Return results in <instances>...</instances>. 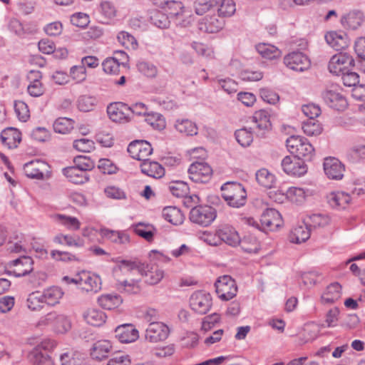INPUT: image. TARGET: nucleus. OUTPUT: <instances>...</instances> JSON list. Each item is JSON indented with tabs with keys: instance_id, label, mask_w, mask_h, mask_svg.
Returning a JSON list of instances; mask_svg holds the SVG:
<instances>
[{
	"instance_id": "nucleus-49",
	"label": "nucleus",
	"mask_w": 365,
	"mask_h": 365,
	"mask_svg": "<svg viewBox=\"0 0 365 365\" xmlns=\"http://www.w3.org/2000/svg\"><path fill=\"white\" fill-rule=\"evenodd\" d=\"M146 282L150 284H156L164 277V272L158 266L152 265L145 274Z\"/></svg>"
},
{
	"instance_id": "nucleus-36",
	"label": "nucleus",
	"mask_w": 365,
	"mask_h": 365,
	"mask_svg": "<svg viewBox=\"0 0 365 365\" xmlns=\"http://www.w3.org/2000/svg\"><path fill=\"white\" fill-rule=\"evenodd\" d=\"M341 287L338 282L329 284L322 296L324 303H333L341 297Z\"/></svg>"
},
{
	"instance_id": "nucleus-24",
	"label": "nucleus",
	"mask_w": 365,
	"mask_h": 365,
	"mask_svg": "<svg viewBox=\"0 0 365 365\" xmlns=\"http://www.w3.org/2000/svg\"><path fill=\"white\" fill-rule=\"evenodd\" d=\"M34 261L31 257L28 256L21 257L11 262L13 269L11 271L16 277H22L33 270Z\"/></svg>"
},
{
	"instance_id": "nucleus-59",
	"label": "nucleus",
	"mask_w": 365,
	"mask_h": 365,
	"mask_svg": "<svg viewBox=\"0 0 365 365\" xmlns=\"http://www.w3.org/2000/svg\"><path fill=\"white\" fill-rule=\"evenodd\" d=\"M73 148L79 152L89 153L94 149L93 140L81 138L73 141Z\"/></svg>"
},
{
	"instance_id": "nucleus-46",
	"label": "nucleus",
	"mask_w": 365,
	"mask_h": 365,
	"mask_svg": "<svg viewBox=\"0 0 365 365\" xmlns=\"http://www.w3.org/2000/svg\"><path fill=\"white\" fill-rule=\"evenodd\" d=\"M253 133L254 130L252 128H243L236 130L235 138L237 141L242 146L247 147L250 145L253 140Z\"/></svg>"
},
{
	"instance_id": "nucleus-30",
	"label": "nucleus",
	"mask_w": 365,
	"mask_h": 365,
	"mask_svg": "<svg viewBox=\"0 0 365 365\" xmlns=\"http://www.w3.org/2000/svg\"><path fill=\"white\" fill-rule=\"evenodd\" d=\"M364 21V15L361 11H351L341 19V23L344 28L356 29Z\"/></svg>"
},
{
	"instance_id": "nucleus-61",
	"label": "nucleus",
	"mask_w": 365,
	"mask_h": 365,
	"mask_svg": "<svg viewBox=\"0 0 365 365\" xmlns=\"http://www.w3.org/2000/svg\"><path fill=\"white\" fill-rule=\"evenodd\" d=\"M120 63L116 57L107 58L102 63L103 71L107 73H115L118 71Z\"/></svg>"
},
{
	"instance_id": "nucleus-31",
	"label": "nucleus",
	"mask_w": 365,
	"mask_h": 365,
	"mask_svg": "<svg viewBox=\"0 0 365 365\" xmlns=\"http://www.w3.org/2000/svg\"><path fill=\"white\" fill-rule=\"evenodd\" d=\"M100 233L103 237L106 238L115 244L125 245L130 242L129 236L123 232L112 230L107 228H101L100 230Z\"/></svg>"
},
{
	"instance_id": "nucleus-45",
	"label": "nucleus",
	"mask_w": 365,
	"mask_h": 365,
	"mask_svg": "<svg viewBox=\"0 0 365 365\" xmlns=\"http://www.w3.org/2000/svg\"><path fill=\"white\" fill-rule=\"evenodd\" d=\"M116 287L120 292H125L128 294H137L140 290L138 280L134 279H130V280L125 279L123 281L118 280Z\"/></svg>"
},
{
	"instance_id": "nucleus-48",
	"label": "nucleus",
	"mask_w": 365,
	"mask_h": 365,
	"mask_svg": "<svg viewBox=\"0 0 365 365\" xmlns=\"http://www.w3.org/2000/svg\"><path fill=\"white\" fill-rule=\"evenodd\" d=\"M53 217L69 230H77L80 228L81 223L76 217L61 214H56Z\"/></svg>"
},
{
	"instance_id": "nucleus-6",
	"label": "nucleus",
	"mask_w": 365,
	"mask_h": 365,
	"mask_svg": "<svg viewBox=\"0 0 365 365\" xmlns=\"http://www.w3.org/2000/svg\"><path fill=\"white\" fill-rule=\"evenodd\" d=\"M216 217L215 209L208 205L195 206L190 212V221L203 227L210 225Z\"/></svg>"
},
{
	"instance_id": "nucleus-15",
	"label": "nucleus",
	"mask_w": 365,
	"mask_h": 365,
	"mask_svg": "<svg viewBox=\"0 0 365 365\" xmlns=\"http://www.w3.org/2000/svg\"><path fill=\"white\" fill-rule=\"evenodd\" d=\"M128 152L133 159L146 161L153 153L150 143L145 140H134L128 147Z\"/></svg>"
},
{
	"instance_id": "nucleus-7",
	"label": "nucleus",
	"mask_w": 365,
	"mask_h": 365,
	"mask_svg": "<svg viewBox=\"0 0 365 365\" xmlns=\"http://www.w3.org/2000/svg\"><path fill=\"white\" fill-rule=\"evenodd\" d=\"M353 57L346 52H339L331 56L329 61L328 69L330 73L339 76L354 66Z\"/></svg>"
},
{
	"instance_id": "nucleus-33",
	"label": "nucleus",
	"mask_w": 365,
	"mask_h": 365,
	"mask_svg": "<svg viewBox=\"0 0 365 365\" xmlns=\"http://www.w3.org/2000/svg\"><path fill=\"white\" fill-rule=\"evenodd\" d=\"M83 319L88 324L92 326L99 327L105 323L106 315L101 310L88 309L83 313Z\"/></svg>"
},
{
	"instance_id": "nucleus-2",
	"label": "nucleus",
	"mask_w": 365,
	"mask_h": 365,
	"mask_svg": "<svg viewBox=\"0 0 365 365\" xmlns=\"http://www.w3.org/2000/svg\"><path fill=\"white\" fill-rule=\"evenodd\" d=\"M223 199L233 207H240L246 202L247 193L242 184L235 182H228L222 186Z\"/></svg>"
},
{
	"instance_id": "nucleus-39",
	"label": "nucleus",
	"mask_w": 365,
	"mask_h": 365,
	"mask_svg": "<svg viewBox=\"0 0 365 365\" xmlns=\"http://www.w3.org/2000/svg\"><path fill=\"white\" fill-rule=\"evenodd\" d=\"M98 302L103 309L110 310L118 307L123 299L118 295L103 294L98 298Z\"/></svg>"
},
{
	"instance_id": "nucleus-28",
	"label": "nucleus",
	"mask_w": 365,
	"mask_h": 365,
	"mask_svg": "<svg viewBox=\"0 0 365 365\" xmlns=\"http://www.w3.org/2000/svg\"><path fill=\"white\" fill-rule=\"evenodd\" d=\"M160 6L170 19H174L184 15V6L179 0H164L160 3Z\"/></svg>"
},
{
	"instance_id": "nucleus-42",
	"label": "nucleus",
	"mask_w": 365,
	"mask_h": 365,
	"mask_svg": "<svg viewBox=\"0 0 365 365\" xmlns=\"http://www.w3.org/2000/svg\"><path fill=\"white\" fill-rule=\"evenodd\" d=\"M44 304L41 292L38 291L29 294L26 299V307L33 312L41 311L43 308Z\"/></svg>"
},
{
	"instance_id": "nucleus-51",
	"label": "nucleus",
	"mask_w": 365,
	"mask_h": 365,
	"mask_svg": "<svg viewBox=\"0 0 365 365\" xmlns=\"http://www.w3.org/2000/svg\"><path fill=\"white\" fill-rule=\"evenodd\" d=\"M171 193L177 197H186L189 192V187L183 181L172 182L169 185Z\"/></svg>"
},
{
	"instance_id": "nucleus-1",
	"label": "nucleus",
	"mask_w": 365,
	"mask_h": 365,
	"mask_svg": "<svg viewBox=\"0 0 365 365\" xmlns=\"http://www.w3.org/2000/svg\"><path fill=\"white\" fill-rule=\"evenodd\" d=\"M240 220L242 224L263 230L274 231L282 225L280 213L273 208H267L263 212L260 218V225L251 217H243Z\"/></svg>"
},
{
	"instance_id": "nucleus-3",
	"label": "nucleus",
	"mask_w": 365,
	"mask_h": 365,
	"mask_svg": "<svg viewBox=\"0 0 365 365\" xmlns=\"http://www.w3.org/2000/svg\"><path fill=\"white\" fill-rule=\"evenodd\" d=\"M288 150L294 157L310 160L314 155V148L308 140L302 136L292 135L286 140Z\"/></svg>"
},
{
	"instance_id": "nucleus-4",
	"label": "nucleus",
	"mask_w": 365,
	"mask_h": 365,
	"mask_svg": "<svg viewBox=\"0 0 365 365\" xmlns=\"http://www.w3.org/2000/svg\"><path fill=\"white\" fill-rule=\"evenodd\" d=\"M48 325L52 326L55 331L60 334L67 332L71 327V322L68 317L56 312L48 313L41 317L37 323L38 327Z\"/></svg>"
},
{
	"instance_id": "nucleus-43",
	"label": "nucleus",
	"mask_w": 365,
	"mask_h": 365,
	"mask_svg": "<svg viewBox=\"0 0 365 365\" xmlns=\"http://www.w3.org/2000/svg\"><path fill=\"white\" fill-rule=\"evenodd\" d=\"M178 131L186 135H195L197 134V127L195 123L187 119L178 120L175 124Z\"/></svg>"
},
{
	"instance_id": "nucleus-40",
	"label": "nucleus",
	"mask_w": 365,
	"mask_h": 365,
	"mask_svg": "<svg viewBox=\"0 0 365 365\" xmlns=\"http://www.w3.org/2000/svg\"><path fill=\"white\" fill-rule=\"evenodd\" d=\"M256 180L265 188H272L276 182L275 176L265 168L260 169L256 173Z\"/></svg>"
},
{
	"instance_id": "nucleus-58",
	"label": "nucleus",
	"mask_w": 365,
	"mask_h": 365,
	"mask_svg": "<svg viewBox=\"0 0 365 365\" xmlns=\"http://www.w3.org/2000/svg\"><path fill=\"white\" fill-rule=\"evenodd\" d=\"M219 1H199L195 4V10L197 14L203 15L211 9L218 6Z\"/></svg>"
},
{
	"instance_id": "nucleus-64",
	"label": "nucleus",
	"mask_w": 365,
	"mask_h": 365,
	"mask_svg": "<svg viewBox=\"0 0 365 365\" xmlns=\"http://www.w3.org/2000/svg\"><path fill=\"white\" fill-rule=\"evenodd\" d=\"M348 155L353 160L365 159V143H359L352 146L349 150Z\"/></svg>"
},
{
	"instance_id": "nucleus-44",
	"label": "nucleus",
	"mask_w": 365,
	"mask_h": 365,
	"mask_svg": "<svg viewBox=\"0 0 365 365\" xmlns=\"http://www.w3.org/2000/svg\"><path fill=\"white\" fill-rule=\"evenodd\" d=\"M257 52L265 58L273 59L280 56V51L273 45L259 43L256 46Z\"/></svg>"
},
{
	"instance_id": "nucleus-57",
	"label": "nucleus",
	"mask_w": 365,
	"mask_h": 365,
	"mask_svg": "<svg viewBox=\"0 0 365 365\" xmlns=\"http://www.w3.org/2000/svg\"><path fill=\"white\" fill-rule=\"evenodd\" d=\"M74 167L81 169V170L86 173L94 168L93 162L88 158L83 155L77 156L73 160Z\"/></svg>"
},
{
	"instance_id": "nucleus-5",
	"label": "nucleus",
	"mask_w": 365,
	"mask_h": 365,
	"mask_svg": "<svg viewBox=\"0 0 365 365\" xmlns=\"http://www.w3.org/2000/svg\"><path fill=\"white\" fill-rule=\"evenodd\" d=\"M218 234L221 243L224 242L230 246H236L240 244L245 252L250 253L257 250V246L252 247L247 245V240L246 239L240 240L238 232L231 226L223 225L220 227L218 229Z\"/></svg>"
},
{
	"instance_id": "nucleus-23",
	"label": "nucleus",
	"mask_w": 365,
	"mask_h": 365,
	"mask_svg": "<svg viewBox=\"0 0 365 365\" xmlns=\"http://www.w3.org/2000/svg\"><path fill=\"white\" fill-rule=\"evenodd\" d=\"M328 204L334 209L344 210L347 207L351 200V196L344 192H331L327 196Z\"/></svg>"
},
{
	"instance_id": "nucleus-18",
	"label": "nucleus",
	"mask_w": 365,
	"mask_h": 365,
	"mask_svg": "<svg viewBox=\"0 0 365 365\" xmlns=\"http://www.w3.org/2000/svg\"><path fill=\"white\" fill-rule=\"evenodd\" d=\"M78 287L86 292H97L101 288V278L89 272H80Z\"/></svg>"
},
{
	"instance_id": "nucleus-14",
	"label": "nucleus",
	"mask_w": 365,
	"mask_h": 365,
	"mask_svg": "<svg viewBox=\"0 0 365 365\" xmlns=\"http://www.w3.org/2000/svg\"><path fill=\"white\" fill-rule=\"evenodd\" d=\"M212 173L211 167L204 162L192 163L188 169L190 179L195 182H207Z\"/></svg>"
},
{
	"instance_id": "nucleus-19",
	"label": "nucleus",
	"mask_w": 365,
	"mask_h": 365,
	"mask_svg": "<svg viewBox=\"0 0 365 365\" xmlns=\"http://www.w3.org/2000/svg\"><path fill=\"white\" fill-rule=\"evenodd\" d=\"M324 170L329 179L341 180L344 176V167L338 159L327 158L324 162Z\"/></svg>"
},
{
	"instance_id": "nucleus-35",
	"label": "nucleus",
	"mask_w": 365,
	"mask_h": 365,
	"mask_svg": "<svg viewBox=\"0 0 365 365\" xmlns=\"http://www.w3.org/2000/svg\"><path fill=\"white\" fill-rule=\"evenodd\" d=\"M111 349L112 345L109 341H98L93 344L91 354L93 358L101 360L108 356Z\"/></svg>"
},
{
	"instance_id": "nucleus-62",
	"label": "nucleus",
	"mask_w": 365,
	"mask_h": 365,
	"mask_svg": "<svg viewBox=\"0 0 365 365\" xmlns=\"http://www.w3.org/2000/svg\"><path fill=\"white\" fill-rule=\"evenodd\" d=\"M71 77L77 83H81L86 78V70L83 66H73L70 69Z\"/></svg>"
},
{
	"instance_id": "nucleus-25",
	"label": "nucleus",
	"mask_w": 365,
	"mask_h": 365,
	"mask_svg": "<svg viewBox=\"0 0 365 365\" xmlns=\"http://www.w3.org/2000/svg\"><path fill=\"white\" fill-rule=\"evenodd\" d=\"M225 22L222 18L213 16H207L202 19L199 28L201 31L207 33H217L224 26Z\"/></svg>"
},
{
	"instance_id": "nucleus-21",
	"label": "nucleus",
	"mask_w": 365,
	"mask_h": 365,
	"mask_svg": "<svg viewBox=\"0 0 365 365\" xmlns=\"http://www.w3.org/2000/svg\"><path fill=\"white\" fill-rule=\"evenodd\" d=\"M323 98L327 104L336 110H344L347 106L345 97L334 90H327L323 93Z\"/></svg>"
},
{
	"instance_id": "nucleus-47",
	"label": "nucleus",
	"mask_w": 365,
	"mask_h": 365,
	"mask_svg": "<svg viewBox=\"0 0 365 365\" xmlns=\"http://www.w3.org/2000/svg\"><path fill=\"white\" fill-rule=\"evenodd\" d=\"M53 130L56 133L66 134L73 128V120L68 118H59L53 123Z\"/></svg>"
},
{
	"instance_id": "nucleus-38",
	"label": "nucleus",
	"mask_w": 365,
	"mask_h": 365,
	"mask_svg": "<svg viewBox=\"0 0 365 365\" xmlns=\"http://www.w3.org/2000/svg\"><path fill=\"white\" fill-rule=\"evenodd\" d=\"M170 17L158 10L150 11L149 19L151 24L160 29H166L170 26Z\"/></svg>"
},
{
	"instance_id": "nucleus-20",
	"label": "nucleus",
	"mask_w": 365,
	"mask_h": 365,
	"mask_svg": "<svg viewBox=\"0 0 365 365\" xmlns=\"http://www.w3.org/2000/svg\"><path fill=\"white\" fill-rule=\"evenodd\" d=\"M327 43L336 51L343 50L349 45V39L343 31H329L325 34Z\"/></svg>"
},
{
	"instance_id": "nucleus-60",
	"label": "nucleus",
	"mask_w": 365,
	"mask_h": 365,
	"mask_svg": "<svg viewBox=\"0 0 365 365\" xmlns=\"http://www.w3.org/2000/svg\"><path fill=\"white\" fill-rule=\"evenodd\" d=\"M138 71L148 78H154L157 76L158 69L155 66L148 62L142 61L137 65Z\"/></svg>"
},
{
	"instance_id": "nucleus-32",
	"label": "nucleus",
	"mask_w": 365,
	"mask_h": 365,
	"mask_svg": "<svg viewBox=\"0 0 365 365\" xmlns=\"http://www.w3.org/2000/svg\"><path fill=\"white\" fill-rule=\"evenodd\" d=\"M310 237V230L306 225H299L293 227L289 233V239L292 243L300 244Z\"/></svg>"
},
{
	"instance_id": "nucleus-13",
	"label": "nucleus",
	"mask_w": 365,
	"mask_h": 365,
	"mask_svg": "<svg viewBox=\"0 0 365 365\" xmlns=\"http://www.w3.org/2000/svg\"><path fill=\"white\" fill-rule=\"evenodd\" d=\"M284 64L290 69L302 72L309 68L311 63L309 58L302 52L294 51L284 58Z\"/></svg>"
},
{
	"instance_id": "nucleus-54",
	"label": "nucleus",
	"mask_w": 365,
	"mask_h": 365,
	"mask_svg": "<svg viewBox=\"0 0 365 365\" xmlns=\"http://www.w3.org/2000/svg\"><path fill=\"white\" fill-rule=\"evenodd\" d=\"M287 197L292 202L300 204L306 197V191L300 187H290L287 191Z\"/></svg>"
},
{
	"instance_id": "nucleus-22",
	"label": "nucleus",
	"mask_w": 365,
	"mask_h": 365,
	"mask_svg": "<svg viewBox=\"0 0 365 365\" xmlns=\"http://www.w3.org/2000/svg\"><path fill=\"white\" fill-rule=\"evenodd\" d=\"M115 336L122 343H131L139 337L138 331L129 324L118 326L115 330Z\"/></svg>"
},
{
	"instance_id": "nucleus-50",
	"label": "nucleus",
	"mask_w": 365,
	"mask_h": 365,
	"mask_svg": "<svg viewBox=\"0 0 365 365\" xmlns=\"http://www.w3.org/2000/svg\"><path fill=\"white\" fill-rule=\"evenodd\" d=\"M145 121L154 129L163 130L165 128V120L163 115L158 113H148L145 115Z\"/></svg>"
},
{
	"instance_id": "nucleus-12",
	"label": "nucleus",
	"mask_w": 365,
	"mask_h": 365,
	"mask_svg": "<svg viewBox=\"0 0 365 365\" xmlns=\"http://www.w3.org/2000/svg\"><path fill=\"white\" fill-rule=\"evenodd\" d=\"M109 118L116 123H127L131 120L130 106L121 103H112L107 107Z\"/></svg>"
},
{
	"instance_id": "nucleus-53",
	"label": "nucleus",
	"mask_w": 365,
	"mask_h": 365,
	"mask_svg": "<svg viewBox=\"0 0 365 365\" xmlns=\"http://www.w3.org/2000/svg\"><path fill=\"white\" fill-rule=\"evenodd\" d=\"M304 133L309 136L318 135L322 131L321 124L315 119L308 120L302 125Z\"/></svg>"
},
{
	"instance_id": "nucleus-8",
	"label": "nucleus",
	"mask_w": 365,
	"mask_h": 365,
	"mask_svg": "<svg viewBox=\"0 0 365 365\" xmlns=\"http://www.w3.org/2000/svg\"><path fill=\"white\" fill-rule=\"evenodd\" d=\"M283 171L292 177H301L307 173V165L304 160L294 156L287 155L281 163Z\"/></svg>"
},
{
	"instance_id": "nucleus-10",
	"label": "nucleus",
	"mask_w": 365,
	"mask_h": 365,
	"mask_svg": "<svg viewBox=\"0 0 365 365\" xmlns=\"http://www.w3.org/2000/svg\"><path fill=\"white\" fill-rule=\"evenodd\" d=\"M26 175L30 178L48 179L51 176L50 166L41 160H35L26 163L24 166Z\"/></svg>"
},
{
	"instance_id": "nucleus-56",
	"label": "nucleus",
	"mask_w": 365,
	"mask_h": 365,
	"mask_svg": "<svg viewBox=\"0 0 365 365\" xmlns=\"http://www.w3.org/2000/svg\"><path fill=\"white\" fill-rule=\"evenodd\" d=\"M154 229L150 225H144L142 223H139L135 228V232L140 237L144 238L148 242H151L153 240Z\"/></svg>"
},
{
	"instance_id": "nucleus-16",
	"label": "nucleus",
	"mask_w": 365,
	"mask_h": 365,
	"mask_svg": "<svg viewBox=\"0 0 365 365\" xmlns=\"http://www.w3.org/2000/svg\"><path fill=\"white\" fill-rule=\"evenodd\" d=\"M255 126L252 128L256 135L263 137L266 132L271 129L270 116L267 111L260 110L256 111L252 118Z\"/></svg>"
},
{
	"instance_id": "nucleus-37",
	"label": "nucleus",
	"mask_w": 365,
	"mask_h": 365,
	"mask_svg": "<svg viewBox=\"0 0 365 365\" xmlns=\"http://www.w3.org/2000/svg\"><path fill=\"white\" fill-rule=\"evenodd\" d=\"M163 218L173 225H180L183 221V215L176 207L169 206L163 210Z\"/></svg>"
},
{
	"instance_id": "nucleus-27",
	"label": "nucleus",
	"mask_w": 365,
	"mask_h": 365,
	"mask_svg": "<svg viewBox=\"0 0 365 365\" xmlns=\"http://www.w3.org/2000/svg\"><path fill=\"white\" fill-rule=\"evenodd\" d=\"M43 302L49 306H55L58 304L63 297L64 292L62 289L57 286H51L44 289L41 292Z\"/></svg>"
},
{
	"instance_id": "nucleus-55",
	"label": "nucleus",
	"mask_w": 365,
	"mask_h": 365,
	"mask_svg": "<svg viewBox=\"0 0 365 365\" xmlns=\"http://www.w3.org/2000/svg\"><path fill=\"white\" fill-rule=\"evenodd\" d=\"M14 110L19 119L23 122L27 121L30 118L29 107L24 101H15Z\"/></svg>"
},
{
	"instance_id": "nucleus-26",
	"label": "nucleus",
	"mask_w": 365,
	"mask_h": 365,
	"mask_svg": "<svg viewBox=\"0 0 365 365\" xmlns=\"http://www.w3.org/2000/svg\"><path fill=\"white\" fill-rule=\"evenodd\" d=\"M0 138L1 143L8 148H14L21 140V133L16 128H7L1 132Z\"/></svg>"
},
{
	"instance_id": "nucleus-9",
	"label": "nucleus",
	"mask_w": 365,
	"mask_h": 365,
	"mask_svg": "<svg viewBox=\"0 0 365 365\" xmlns=\"http://www.w3.org/2000/svg\"><path fill=\"white\" fill-rule=\"evenodd\" d=\"M216 292L222 300L232 299L237 292L235 281L229 275L220 277L215 283Z\"/></svg>"
},
{
	"instance_id": "nucleus-17",
	"label": "nucleus",
	"mask_w": 365,
	"mask_h": 365,
	"mask_svg": "<svg viewBox=\"0 0 365 365\" xmlns=\"http://www.w3.org/2000/svg\"><path fill=\"white\" fill-rule=\"evenodd\" d=\"M168 334V327L159 322H150L145 330V339L154 343L166 339Z\"/></svg>"
},
{
	"instance_id": "nucleus-34",
	"label": "nucleus",
	"mask_w": 365,
	"mask_h": 365,
	"mask_svg": "<svg viewBox=\"0 0 365 365\" xmlns=\"http://www.w3.org/2000/svg\"><path fill=\"white\" fill-rule=\"evenodd\" d=\"M63 173L70 182L75 184H83L88 180L87 173L74 166L64 168Z\"/></svg>"
},
{
	"instance_id": "nucleus-29",
	"label": "nucleus",
	"mask_w": 365,
	"mask_h": 365,
	"mask_svg": "<svg viewBox=\"0 0 365 365\" xmlns=\"http://www.w3.org/2000/svg\"><path fill=\"white\" fill-rule=\"evenodd\" d=\"M140 169L143 173L153 178H160L165 175V170L158 163L155 161L146 160L140 164Z\"/></svg>"
},
{
	"instance_id": "nucleus-63",
	"label": "nucleus",
	"mask_w": 365,
	"mask_h": 365,
	"mask_svg": "<svg viewBox=\"0 0 365 365\" xmlns=\"http://www.w3.org/2000/svg\"><path fill=\"white\" fill-rule=\"evenodd\" d=\"M101 13L107 19H111L116 15V9L111 1H104L101 4Z\"/></svg>"
},
{
	"instance_id": "nucleus-11",
	"label": "nucleus",
	"mask_w": 365,
	"mask_h": 365,
	"mask_svg": "<svg viewBox=\"0 0 365 365\" xmlns=\"http://www.w3.org/2000/svg\"><path fill=\"white\" fill-rule=\"evenodd\" d=\"M190 306L196 313L205 314L212 307V297L205 292H195L190 298Z\"/></svg>"
},
{
	"instance_id": "nucleus-41",
	"label": "nucleus",
	"mask_w": 365,
	"mask_h": 365,
	"mask_svg": "<svg viewBox=\"0 0 365 365\" xmlns=\"http://www.w3.org/2000/svg\"><path fill=\"white\" fill-rule=\"evenodd\" d=\"M29 358L34 365H54L51 356L47 353L41 351L39 349H34L29 354Z\"/></svg>"
},
{
	"instance_id": "nucleus-52",
	"label": "nucleus",
	"mask_w": 365,
	"mask_h": 365,
	"mask_svg": "<svg viewBox=\"0 0 365 365\" xmlns=\"http://www.w3.org/2000/svg\"><path fill=\"white\" fill-rule=\"evenodd\" d=\"M23 235L21 233L14 232L9 238V243L7 245V249L11 252L19 253L21 252L23 249L22 240Z\"/></svg>"
}]
</instances>
